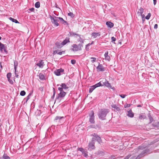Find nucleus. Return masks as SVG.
<instances>
[{
	"label": "nucleus",
	"mask_w": 159,
	"mask_h": 159,
	"mask_svg": "<svg viewBox=\"0 0 159 159\" xmlns=\"http://www.w3.org/2000/svg\"><path fill=\"white\" fill-rule=\"evenodd\" d=\"M71 63L72 64H75L76 63V61L75 60H72L71 61Z\"/></svg>",
	"instance_id": "09e8293b"
},
{
	"label": "nucleus",
	"mask_w": 159,
	"mask_h": 159,
	"mask_svg": "<svg viewBox=\"0 0 159 159\" xmlns=\"http://www.w3.org/2000/svg\"><path fill=\"white\" fill-rule=\"evenodd\" d=\"M94 86L96 88L97 87L102 86V83L101 81H100L99 83H98L97 84H96L94 85Z\"/></svg>",
	"instance_id": "bb28decb"
},
{
	"label": "nucleus",
	"mask_w": 159,
	"mask_h": 159,
	"mask_svg": "<svg viewBox=\"0 0 159 159\" xmlns=\"http://www.w3.org/2000/svg\"><path fill=\"white\" fill-rule=\"evenodd\" d=\"M35 6L36 8H38L40 7V3L39 2H37L35 4Z\"/></svg>",
	"instance_id": "473e14b6"
},
{
	"label": "nucleus",
	"mask_w": 159,
	"mask_h": 159,
	"mask_svg": "<svg viewBox=\"0 0 159 159\" xmlns=\"http://www.w3.org/2000/svg\"><path fill=\"white\" fill-rule=\"evenodd\" d=\"M101 35L100 32H93L91 34V36L93 38H96L97 36H99Z\"/></svg>",
	"instance_id": "f3484780"
},
{
	"label": "nucleus",
	"mask_w": 159,
	"mask_h": 159,
	"mask_svg": "<svg viewBox=\"0 0 159 159\" xmlns=\"http://www.w3.org/2000/svg\"><path fill=\"white\" fill-rule=\"evenodd\" d=\"M95 89H96V88L94 85L91 86L89 90V92L91 93Z\"/></svg>",
	"instance_id": "c756f323"
},
{
	"label": "nucleus",
	"mask_w": 159,
	"mask_h": 159,
	"mask_svg": "<svg viewBox=\"0 0 159 159\" xmlns=\"http://www.w3.org/2000/svg\"><path fill=\"white\" fill-rule=\"evenodd\" d=\"M78 150L82 152V154L84 157H88V152L86 150H85L83 148H78Z\"/></svg>",
	"instance_id": "1a4fd4ad"
},
{
	"label": "nucleus",
	"mask_w": 159,
	"mask_h": 159,
	"mask_svg": "<svg viewBox=\"0 0 159 159\" xmlns=\"http://www.w3.org/2000/svg\"><path fill=\"white\" fill-rule=\"evenodd\" d=\"M90 59H93V60L91 61V62L92 63H94L96 59V58L94 57H91L90 58Z\"/></svg>",
	"instance_id": "c03bdc74"
},
{
	"label": "nucleus",
	"mask_w": 159,
	"mask_h": 159,
	"mask_svg": "<svg viewBox=\"0 0 159 159\" xmlns=\"http://www.w3.org/2000/svg\"><path fill=\"white\" fill-rule=\"evenodd\" d=\"M92 136H93L94 138V141L95 140H96L98 142L100 143L102 142V140L100 138V137L98 136L97 134L95 133H93L91 135Z\"/></svg>",
	"instance_id": "6e6552de"
},
{
	"label": "nucleus",
	"mask_w": 159,
	"mask_h": 159,
	"mask_svg": "<svg viewBox=\"0 0 159 159\" xmlns=\"http://www.w3.org/2000/svg\"><path fill=\"white\" fill-rule=\"evenodd\" d=\"M43 64L44 62L43 61L40 60L38 61V63L36 64V65L40 68H42L43 67Z\"/></svg>",
	"instance_id": "2eb2a0df"
},
{
	"label": "nucleus",
	"mask_w": 159,
	"mask_h": 159,
	"mask_svg": "<svg viewBox=\"0 0 159 159\" xmlns=\"http://www.w3.org/2000/svg\"><path fill=\"white\" fill-rule=\"evenodd\" d=\"M83 45L82 44H79L78 45L74 44L71 46L73 48L71 49V50L74 52L80 51L82 50V48L83 47Z\"/></svg>",
	"instance_id": "f03ea898"
},
{
	"label": "nucleus",
	"mask_w": 159,
	"mask_h": 159,
	"mask_svg": "<svg viewBox=\"0 0 159 159\" xmlns=\"http://www.w3.org/2000/svg\"><path fill=\"white\" fill-rule=\"evenodd\" d=\"M39 79H40L41 80H43L45 79L44 75L42 73H39Z\"/></svg>",
	"instance_id": "b1692460"
},
{
	"label": "nucleus",
	"mask_w": 159,
	"mask_h": 159,
	"mask_svg": "<svg viewBox=\"0 0 159 159\" xmlns=\"http://www.w3.org/2000/svg\"><path fill=\"white\" fill-rule=\"evenodd\" d=\"M104 56L106 60H107L108 61H110V57L108 55V51L106 52L105 53Z\"/></svg>",
	"instance_id": "6ab92c4d"
},
{
	"label": "nucleus",
	"mask_w": 159,
	"mask_h": 159,
	"mask_svg": "<svg viewBox=\"0 0 159 159\" xmlns=\"http://www.w3.org/2000/svg\"><path fill=\"white\" fill-rule=\"evenodd\" d=\"M89 121L92 124H94L95 123L94 112L92 110L91 111L90 113L89 114Z\"/></svg>",
	"instance_id": "39448f33"
},
{
	"label": "nucleus",
	"mask_w": 159,
	"mask_h": 159,
	"mask_svg": "<svg viewBox=\"0 0 159 159\" xmlns=\"http://www.w3.org/2000/svg\"><path fill=\"white\" fill-rule=\"evenodd\" d=\"M8 81L10 82V83L11 84H13V82L12 80H11L10 79H8Z\"/></svg>",
	"instance_id": "603ef678"
},
{
	"label": "nucleus",
	"mask_w": 159,
	"mask_h": 159,
	"mask_svg": "<svg viewBox=\"0 0 159 159\" xmlns=\"http://www.w3.org/2000/svg\"><path fill=\"white\" fill-rule=\"evenodd\" d=\"M89 46H86V45L85 46V49L87 51H89Z\"/></svg>",
	"instance_id": "4d7b16f0"
},
{
	"label": "nucleus",
	"mask_w": 159,
	"mask_h": 159,
	"mask_svg": "<svg viewBox=\"0 0 159 159\" xmlns=\"http://www.w3.org/2000/svg\"><path fill=\"white\" fill-rule=\"evenodd\" d=\"M64 118V117L63 116H56L55 117L54 120L56 122H61L62 119Z\"/></svg>",
	"instance_id": "4468645a"
},
{
	"label": "nucleus",
	"mask_w": 159,
	"mask_h": 159,
	"mask_svg": "<svg viewBox=\"0 0 159 159\" xmlns=\"http://www.w3.org/2000/svg\"><path fill=\"white\" fill-rule=\"evenodd\" d=\"M145 116L143 115H140L139 116V119L141 120L142 119L145 118Z\"/></svg>",
	"instance_id": "79ce46f5"
},
{
	"label": "nucleus",
	"mask_w": 159,
	"mask_h": 159,
	"mask_svg": "<svg viewBox=\"0 0 159 159\" xmlns=\"http://www.w3.org/2000/svg\"><path fill=\"white\" fill-rule=\"evenodd\" d=\"M2 158L3 159H10V157L5 153H4L2 156Z\"/></svg>",
	"instance_id": "2f4dec72"
},
{
	"label": "nucleus",
	"mask_w": 159,
	"mask_h": 159,
	"mask_svg": "<svg viewBox=\"0 0 159 159\" xmlns=\"http://www.w3.org/2000/svg\"><path fill=\"white\" fill-rule=\"evenodd\" d=\"M2 38L0 36V40Z\"/></svg>",
	"instance_id": "774afa93"
},
{
	"label": "nucleus",
	"mask_w": 159,
	"mask_h": 159,
	"mask_svg": "<svg viewBox=\"0 0 159 159\" xmlns=\"http://www.w3.org/2000/svg\"><path fill=\"white\" fill-rule=\"evenodd\" d=\"M14 69L16 70L17 66H18V62L16 61H14Z\"/></svg>",
	"instance_id": "7c9ffc66"
},
{
	"label": "nucleus",
	"mask_w": 159,
	"mask_h": 159,
	"mask_svg": "<svg viewBox=\"0 0 159 159\" xmlns=\"http://www.w3.org/2000/svg\"><path fill=\"white\" fill-rule=\"evenodd\" d=\"M139 12L138 11V13H140V15H142L143 14L144 12V10L143 8L141 7V8L139 9Z\"/></svg>",
	"instance_id": "72a5a7b5"
},
{
	"label": "nucleus",
	"mask_w": 159,
	"mask_h": 159,
	"mask_svg": "<svg viewBox=\"0 0 159 159\" xmlns=\"http://www.w3.org/2000/svg\"><path fill=\"white\" fill-rule=\"evenodd\" d=\"M11 74L10 73H9L7 74V77L8 79H10Z\"/></svg>",
	"instance_id": "37998d69"
},
{
	"label": "nucleus",
	"mask_w": 159,
	"mask_h": 159,
	"mask_svg": "<svg viewBox=\"0 0 159 159\" xmlns=\"http://www.w3.org/2000/svg\"><path fill=\"white\" fill-rule=\"evenodd\" d=\"M70 42V38L69 37H66L62 42V43L63 46H64L67 43Z\"/></svg>",
	"instance_id": "a211bd4d"
},
{
	"label": "nucleus",
	"mask_w": 159,
	"mask_h": 159,
	"mask_svg": "<svg viewBox=\"0 0 159 159\" xmlns=\"http://www.w3.org/2000/svg\"><path fill=\"white\" fill-rule=\"evenodd\" d=\"M32 95V93H30L28 95L26 98L25 99H26V102H27V101H28V100L30 98V96H31Z\"/></svg>",
	"instance_id": "f704fd0d"
},
{
	"label": "nucleus",
	"mask_w": 159,
	"mask_h": 159,
	"mask_svg": "<svg viewBox=\"0 0 159 159\" xmlns=\"http://www.w3.org/2000/svg\"><path fill=\"white\" fill-rule=\"evenodd\" d=\"M127 115L129 117L132 118L134 116V114L132 110L130 109L128 111Z\"/></svg>",
	"instance_id": "dca6fc26"
},
{
	"label": "nucleus",
	"mask_w": 159,
	"mask_h": 159,
	"mask_svg": "<svg viewBox=\"0 0 159 159\" xmlns=\"http://www.w3.org/2000/svg\"><path fill=\"white\" fill-rule=\"evenodd\" d=\"M94 142V138H93L92 141L89 143V149L91 150L95 148Z\"/></svg>",
	"instance_id": "9d476101"
},
{
	"label": "nucleus",
	"mask_w": 159,
	"mask_h": 159,
	"mask_svg": "<svg viewBox=\"0 0 159 159\" xmlns=\"http://www.w3.org/2000/svg\"><path fill=\"white\" fill-rule=\"evenodd\" d=\"M130 155H128V156H126L124 159H129V158L130 157Z\"/></svg>",
	"instance_id": "3c124183"
},
{
	"label": "nucleus",
	"mask_w": 159,
	"mask_h": 159,
	"mask_svg": "<svg viewBox=\"0 0 159 159\" xmlns=\"http://www.w3.org/2000/svg\"><path fill=\"white\" fill-rule=\"evenodd\" d=\"M84 40L83 39V40H82V41H81V42H80L81 43V44H83L84 43Z\"/></svg>",
	"instance_id": "e2e57ef3"
},
{
	"label": "nucleus",
	"mask_w": 159,
	"mask_h": 159,
	"mask_svg": "<svg viewBox=\"0 0 159 159\" xmlns=\"http://www.w3.org/2000/svg\"><path fill=\"white\" fill-rule=\"evenodd\" d=\"M65 53V51H62V52H59L57 53L58 54L60 55H61L62 53Z\"/></svg>",
	"instance_id": "8fccbe9b"
},
{
	"label": "nucleus",
	"mask_w": 159,
	"mask_h": 159,
	"mask_svg": "<svg viewBox=\"0 0 159 159\" xmlns=\"http://www.w3.org/2000/svg\"><path fill=\"white\" fill-rule=\"evenodd\" d=\"M119 96L121 98H125V97L126 96V95L123 94H119Z\"/></svg>",
	"instance_id": "de8ad7c7"
},
{
	"label": "nucleus",
	"mask_w": 159,
	"mask_h": 159,
	"mask_svg": "<svg viewBox=\"0 0 159 159\" xmlns=\"http://www.w3.org/2000/svg\"><path fill=\"white\" fill-rule=\"evenodd\" d=\"M7 47L5 45L2 43L0 42V52H3V51L5 53H7Z\"/></svg>",
	"instance_id": "0eeeda50"
},
{
	"label": "nucleus",
	"mask_w": 159,
	"mask_h": 159,
	"mask_svg": "<svg viewBox=\"0 0 159 159\" xmlns=\"http://www.w3.org/2000/svg\"><path fill=\"white\" fill-rule=\"evenodd\" d=\"M151 14L150 13H148V15L146 16L145 18L147 20H149L151 16Z\"/></svg>",
	"instance_id": "58836bf2"
},
{
	"label": "nucleus",
	"mask_w": 159,
	"mask_h": 159,
	"mask_svg": "<svg viewBox=\"0 0 159 159\" xmlns=\"http://www.w3.org/2000/svg\"><path fill=\"white\" fill-rule=\"evenodd\" d=\"M64 71V69L60 68L59 69L56 70L54 71V73L57 76H60L61 75V73L63 72Z\"/></svg>",
	"instance_id": "f8f14e48"
},
{
	"label": "nucleus",
	"mask_w": 159,
	"mask_h": 159,
	"mask_svg": "<svg viewBox=\"0 0 159 159\" xmlns=\"http://www.w3.org/2000/svg\"><path fill=\"white\" fill-rule=\"evenodd\" d=\"M148 150L145 149L143 150L140 154L136 158L135 157H132L130 159H139L143 156V155L144 154L148 153Z\"/></svg>",
	"instance_id": "423d86ee"
},
{
	"label": "nucleus",
	"mask_w": 159,
	"mask_h": 159,
	"mask_svg": "<svg viewBox=\"0 0 159 159\" xmlns=\"http://www.w3.org/2000/svg\"><path fill=\"white\" fill-rule=\"evenodd\" d=\"M77 36L79 37V39L77 40L78 42H81L83 40V39L81 37V35H80L79 34V35Z\"/></svg>",
	"instance_id": "ea45409f"
},
{
	"label": "nucleus",
	"mask_w": 159,
	"mask_h": 159,
	"mask_svg": "<svg viewBox=\"0 0 159 159\" xmlns=\"http://www.w3.org/2000/svg\"><path fill=\"white\" fill-rule=\"evenodd\" d=\"M93 42L92 41L91 43H89L88 44L86 45V46H90V45L93 44Z\"/></svg>",
	"instance_id": "6e6d98bb"
},
{
	"label": "nucleus",
	"mask_w": 159,
	"mask_h": 159,
	"mask_svg": "<svg viewBox=\"0 0 159 159\" xmlns=\"http://www.w3.org/2000/svg\"><path fill=\"white\" fill-rule=\"evenodd\" d=\"M116 158V157L115 156H112L111 157V159H115Z\"/></svg>",
	"instance_id": "052dcab7"
},
{
	"label": "nucleus",
	"mask_w": 159,
	"mask_h": 159,
	"mask_svg": "<svg viewBox=\"0 0 159 159\" xmlns=\"http://www.w3.org/2000/svg\"><path fill=\"white\" fill-rule=\"evenodd\" d=\"M9 19L12 21L13 22H15L16 23H19V22L16 20L14 18H12L11 17H10L9 18Z\"/></svg>",
	"instance_id": "cd10ccee"
},
{
	"label": "nucleus",
	"mask_w": 159,
	"mask_h": 159,
	"mask_svg": "<svg viewBox=\"0 0 159 159\" xmlns=\"http://www.w3.org/2000/svg\"><path fill=\"white\" fill-rule=\"evenodd\" d=\"M96 69L98 71H105V68L102 64H100L99 63L98 66L97 67Z\"/></svg>",
	"instance_id": "9b49d317"
},
{
	"label": "nucleus",
	"mask_w": 159,
	"mask_h": 159,
	"mask_svg": "<svg viewBox=\"0 0 159 159\" xmlns=\"http://www.w3.org/2000/svg\"><path fill=\"white\" fill-rule=\"evenodd\" d=\"M111 42L115 43L114 42L116 40V39L114 37H112L111 38Z\"/></svg>",
	"instance_id": "a19ab883"
},
{
	"label": "nucleus",
	"mask_w": 159,
	"mask_h": 159,
	"mask_svg": "<svg viewBox=\"0 0 159 159\" xmlns=\"http://www.w3.org/2000/svg\"><path fill=\"white\" fill-rule=\"evenodd\" d=\"M58 51H57V50H55L54 51H53V54H57V53H58Z\"/></svg>",
	"instance_id": "13d9d810"
},
{
	"label": "nucleus",
	"mask_w": 159,
	"mask_h": 159,
	"mask_svg": "<svg viewBox=\"0 0 159 159\" xmlns=\"http://www.w3.org/2000/svg\"><path fill=\"white\" fill-rule=\"evenodd\" d=\"M55 45L56 46L59 48H61L63 46L61 43H60L59 42H56L55 43Z\"/></svg>",
	"instance_id": "412c9836"
},
{
	"label": "nucleus",
	"mask_w": 159,
	"mask_h": 159,
	"mask_svg": "<svg viewBox=\"0 0 159 159\" xmlns=\"http://www.w3.org/2000/svg\"><path fill=\"white\" fill-rule=\"evenodd\" d=\"M58 90L60 91V93L58 94L56 98L57 99H59V98H63L66 94V93L64 91L62 88H58Z\"/></svg>",
	"instance_id": "7ed1b4c3"
},
{
	"label": "nucleus",
	"mask_w": 159,
	"mask_h": 159,
	"mask_svg": "<svg viewBox=\"0 0 159 159\" xmlns=\"http://www.w3.org/2000/svg\"><path fill=\"white\" fill-rule=\"evenodd\" d=\"M109 112V110L108 109H101L98 113L99 118L102 120H105L106 116Z\"/></svg>",
	"instance_id": "f257e3e1"
},
{
	"label": "nucleus",
	"mask_w": 159,
	"mask_h": 159,
	"mask_svg": "<svg viewBox=\"0 0 159 159\" xmlns=\"http://www.w3.org/2000/svg\"><path fill=\"white\" fill-rule=\"evenodd\" d=\"M148 117L149 118L150 121V123H151L152 122L153 120V118L150 115H149L148 116Z\"/></svg>",
	"instance_id": "4c0bfd02"
},
{
	"label": "nucleus",
	"mask_w": 159,
	"mask_h": 159,
	"mask_svg": "<svg viewBox=\"0 0 159 159\" xmlns=\"http://www.w3.org/2000/svg\"><path fill=\"white\" fill-rule=\"evenodd\" d=\"M60 86L61 87V88H62V89H67L69 88L65 83L61 84L60 85Z\"/></svg>",
	"instance_id": "5701e85b"
},
{
	"label": "nucleus",
	"mask_w": 159,
	"mask_h": 159,
	"mask_svg": "<svg viewBox=\"0 0 159 159\" xmlns=\"http://www.w3.org/2000/svg\"><path fill=\"white\" fill-rule=\"evenodd\" d=\"M0 67H1V68H2V65H1V63H0Z\"/></svg>",
	"instance_id": "69168bd1"
},
{
	"label": "nucleus",
	"mask_w": 159,
	"mask_h": 159,
	"mask_svg": "<svg viewBox=\"0 0 159 159\" xmlns=\"http://www.w3.org/2000/svg\"><path fill=\"white\" fill-rule=\"evenodd\" d=\"M34 8H31L29 9V10L31 11H34Z\"/></svg>",
	"instance_id": "bf43d9fd"
},
{
	"label": "nucleus",
	"mask_w": 159,
	"mask_h": 159,
	"mask_svg": "<svg viewBox=\"0 0 159 159\" xmlns=\"http://www.w3.org/2000/svg\"><path fill=\"white\" fill-rule=\"evenodd\" d=\"M153 3L154 5H155L157 3V0H153Z\"/></svg>",
	"instance_id": "680f3d73"
},
{
	"label": "nucleus",
	"mask_w": 159,
	"mask_h": 159,
	"mask_svg": "<svg viewBox=\"0 0 159 159\" xmlns=\"http://www.w3.org/2000/svg\"><path fill=\"white\" fill-rule=\"evenodd\" d=\"M16 70H15V74H16Z\"/></svg>",
	"instance_id": "0e129e2a"
},
{
	"label": "nucleus",
	"mask_w": 159,
	"mask_h": 159,
	"mask_svg": "<svg viewBox=\"0 0 159 159\" xmlns=\"http://www.w3.org/2000/svg\"><path fill=\"white\" fill-rule=\"evenodd\" d=\"M111 107L115 109L116 111H119L120 110V108L117 107L116 105L115 104H112L111 105Z\"/></svg>",
	"instance_id": "4be33fe9"
},
{
	"label": "nucleus",
	"mask_w": 159,
	"mask_h": 159,
	"mask_svg": "<svg viewBox=\"0 0 159 159\" xmlns=\"http://www.w3.org/2000/svg\"><path fill=\"white\" fill-rule=\"evenodd\" d=\"M68 15L69 16H70V17H74V14H73V13L72 12H70V13H68Z\"/></svg>",
	"instance_id": "49530a36"
},
{
	"label": "nucleus",
	"mask_w": 159,
	"mask_h": 159,
	"mask_svg": "<svg viewBox=\"0 0 159 159\" xmlns=\"http://www.w3.org/2000/svg\"><path fill=\"white\" fill-rule=\"evenodd\" d=\"M158 25L157 24H155L154 26V29H156L157 28Z\"/></svg>",
	"instance_id": "5fc2aeb1"
},
{
	"label": "nucleus",
	"mask_w": 159,
	"mask_h": 159,
	"mask_svg": "<svg viewBox=\"0 0 159 159\" xmlns=\"http://www.w3.org/2000/svg\"><path fill=\"white\" fill-rule=\"evenodd\" d=\"M153 127L156 128H158L159 127V122H155L152 124Z\"/></svg>",
	"instance_id": "a878e982"
},
{
	"label": "nucleus",
	"mask_w": 159,
	"mask_h": 159,
	"mask_svg": "<svg viewBox=\"0 0 159 159\" xmlns=\"http://www.w3.org/2000/svg\"><path fill=\"white\" fill-rule=\"evenodd\" d=\"M69 34H70V36H75L76 35V37L77 36L79 35V34H76V33L74 32L73 31L70 32H69Z\"/></svg>",
	"instance_id": "c85d7f7f"
},
{
	"label": "nucleus",
	"mask_w": 159,
	"mask_h": 159,
	"mask_svg": "<svg viewBox=\"0 0 159 159\" xmlns=\"http://www.w3.org/2000/svg\"><path fill=\"white\" fill-rule=\"evenodd\" d=\"M58 18L59 20H60V21L63 24H64V25H66V24H67V21L64 20L62 18L59 17Z\"/></svg>",
	"instance_id": "393cba45"
},
{
	"label": "nucleus",
	"mask_w": 159,
	"mask_h": 159,
	"mask_svg": "<svg viewBox=\"0 0 159 159\" xmlns=\"http://www.w3.org/2000/svg\"><path fill=\"white\" fill-rule=\"evenodd\" d=\"M16 77H18V75L16 74Z\"/></svg>",
	"instance_id": "338daca9"
},
{
	"label": "nucleus",
	"mask_w": 159,
	"mask_h": 159,
	"mask_svg": "<svg viewBox=\"0 0 159 159\" xmlns=\"http://www.w3.org/2000/svg\"><path fill=\"white\" fill-rule=\"evenodd\" d=\"M58 18V17H56L55 16H54L53 17L51 16L50 19H51V22L55 26H57L59 25L58 23L59 20Z\"/></svg>",
	"instance_id": "20e7f679"
},
{
	"label": "nucleus",
	"mask_w": 159,
	"mask_h": 159,
	"mask_svg": "<svg viewBox=\"0 0 159 159\" xmlns=\"http://www.w3.org/2000/svg\"><path fill=\"white\" fill-rule=\"evenodd\" d=\"M25 94H26L24 90L21 91L20 92V95L22 96H24L25 95Z\"/></svg>",
	"instance_id": "c9c22d12"
},
{
	"label": "nucleus",
	"mask_w": 159,
	"mask_h": 159,
	"mask_svg": "<svg viewBox=\"0 0 159 159\" xmlns=\"http://www.w3.org/2000/svg\"><path fill=\"white\" fill-rule=\"evenodd\" d=\"M141 16H142V20L143 21L144 20V17H145V15L144 14H142V15H140Z\"/></svg>",
	"instance_id": "864d4df0"
},
{
	"label": "nucleus",
	"mask_w": 159,
	"mask_h": 159,
	"mask_svg": "<svg viewBox=\"0 0 159 159\" xmlns=\"http://www.w3.org/2000/svg\"><path fill=\"white\" fill-rule=\"evenodd\" d=\"M106 25L107 26L110 28L114 26V24L110 21H107L106 23Z\"/></svg>",
	"instance_id": "aec40b11"
},
{
	"label": "nucleus",
	"mask_w": 159,
	"mask_h": 159,
	"mask_svg": "<svg viewBox=\"0 0 159 159\" xmlns=\"http://www.w3.org/2000/svg\"><path fill=\"white\" fill-rule=\"evenodd\" d=\"M131 106V104H126V103L125 106H124V107H125V108H127V107H129Z\"/></svg>",
	"instance_id": "a18cd8bd"
},
{
	"label": "nucleus",
	"mask_w": 159,
	"mask_h": 159,
	"mask_svg": "<svg viewBox=\"0 0 159 159\" xmlns=\"http://www.w3.org/2000/svg\"><path fill=\"white\" fill-rule=\"evenodd\" d=\"M104 80V82H102V86H105L107 87L111 88L112 87L111 84L108 81H107L106 80Z\"/></svg>",
	"instance_id": "ddd939ff"
},
{
	"label": "nucleus",
	"mask_w": 159,
	"mask_h": 159,
	"mask_svg": "<svg viewBox=\"0 0 159 159\" xmlns=\"http://www.w3.org/2000/svg\"><path fill=\"white\" fill-rule=\"evenodd\" d=\"M53 93L52 96V98L53 99L54 98L56 94V91L55 90V89L54 88H53Z\"/></svg>",
	"instance_id": "e433bc0d"
}]
</instances>
